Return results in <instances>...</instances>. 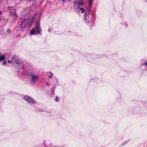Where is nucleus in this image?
Here are the masks:
<instances>
[{
    "label": "nucleus",
    "instance_id": "obj_6",
    "mask_svg": "<svg viewBox=\"0 0 147 147\" xmlns=\"http://www.w3.org/2000/svg\"><path fill=\"white\" fill-rule=\"evenodd\" d=\"M41 18L40 14V13L37 12L33 16L32 18L33 19H36L38 21H40V20Z\"/></svg>",
    "mask_w": 147,
    "mask_h": 147
},
{
    "label": "nucleus",
    "instance_id": "obj_8",
    "mask_svg": "<svg viewBox=\"0 0 147 147\" xmlns=\"http://www.w3.org/2000/svg\"><path fill=\"white\" fill-rule=\"evenodd\" d=\"M74 4H77L80 7H83L84 5L82 1H79L78 0H75L74 1Z\"/></svg>",
    "mask_w": 147,
    "mask_h": 147
},
{
    "label": "nucleus",
    "instance_id": "obj_5",
    "mask_svg": "<svg viewBox=\"0 0 147 147\" xmlns=\"http://www.w3.org/2000/svg\"><path fill=\"white\" fill-rule=\"evenodd\" d=\"M39 80V76L38 75H35L34 74L31 78V82L34 83L35 84L36 83V82Z\"/></svg>",
    "mask_w": 147,
    "mask_h": 147
},
{
    "label": "nucleus",
    "instance_id": "obj_7",
    "mask_svg": "<svg viewBox=\"0 0 147 147\" xmlns=\"http://www.w3.org/2000/svg\"><path fill=\"white\" fill-rule=\"evenodd\" d=\"M90 9L89 10H86V12L84 16V20H88L89 18V15Z\"/></svg>",
    "mask_w": 147,
    "mask_h": 147
},
{
    "label": "nucleus",
    "instance_id": "obj_36",
    "mask_svg": "<svg viewBox=\"0 0 147 147\" xmlns=\"http://www.w3.org/2000/svg\"><path fill=\"white\" fill-rule=\"evenodd\" d=\"M30 1H32V0H29Z\"/></svg>",
    "mask_w": 147,
    "mask_h": 147
},
{
    "label": "nucleus",
    "instance_id": "obj_29",
    "mask_svg": "<svg viewBox=\"0 0 147 147\" xmlns=\"http://www.w3.org/2000/svg\"><path fill=\"white\" fill-rule=\"evenodd\" d=\"M61 1H62L63 2H65L66 0H61Z\"/></svg>",
    "mask_w": 147,
    "mask_h": 147
},
{
    "label": "nucleus",
    "instance_id": "obj_14",
    "mask_svg": "<svg viewBox=\"0 0 147 147\" xmlns=\"http://www.w3.org/2000/svg\"><path fill=\"white\" fill-rule=\"evenodd\" d=\"M130 140L128 139L127 140H126L125 141H124V142H123L121 144V146H123L125 145L126 144H127L128 142H129L130 141Z\"/></svg>",
    "mask_w": 147,
    "mask_h": 147
},
{
    "label": "nucleus",
    "instance_id": "obj_31",
    "mask_svg": "<svg viewBox=\"0 0 147 147\" xmlns=\"http://www.w3.org/2000/svg\"><path fill=\"white\" fill-rule=\"evenodd\" d=\"M2 12L0 11V15L1 14H2Z\"/></svg>",
    "mask_w": 147,
    "mask_h": 147
},
{
    "label": "nucleus",
    "instance_id": "obj_4",
    "mask_svg": "<svg viewBox=\"0 0 147 147\" xmlns=\"http://www.w3.org/2000/svg\"><path fill=\"white\" fill-rule=\"evenodd\" d=\"M24 99L28 102L31 104H35L36 102L30 96L25 95L24 96Z\"/></svg>",
    "mask_w": 147,
    "mask_h": 147
},
{
    "label": "nucleus",
    "instance_id": "obj_1",
    "mask_svg": "<svg viewBox=\"0 0 147 147\" xmlns=\"http://www.w3.org/2000/svg\"><path fill=\"white\" fill-rule=\"evenodd\" d=\"M13 63L18 69H21L24 66L23 62L17 56L14 55L11 58Z\"/></svg>",
    "mask_w": 147,
    "mask_h": 147
},
{
    "label": "nucleus",
    "instance_id": "obj_24",
    "mask_svg": "<svg viewBox=\"0 0 147 147\" xmlns=\"http://www.w3.org/2000/svg\"><path fill=\"white\" fill-rule=\"evenodd\" d=\"M7 62L8 63H9V64L13 63L12 60L11 61L10 60H8Z\"/></svg>",
    "mask_w": 147,
    "mask_h": 147
},
{
    "label": "nucleus",
    "instance_id": "obj_35",
    "mask_svg": "<svg viewBox=\"0 0 147 147\" xmlns=\"http://www.w3.org/2000/svg\"><path fill=\"white\" fill-rule=\"evenodd\" d=\"M93 58L94 59H95V58Z\"/></svg>",
    "mask_w": 147,
    "mask_h": 147
},
{
    "label": "nucleus",
    "instance_id": "obj_26",
    "mask_svg": "<svg viewBox=\"0 0 147 147\" xmlns=\"http://www.w3.org/2000/svg\"><path fill=\"white\" fill-rule=\"evenodd\" d=\"M89 21L88 20H86V21H85V20H84V22L85 23H87Z\"/></svg>",
    "mask_w": 147,
    "mask_h": 147
},
{
    "label": "nucleus",
    "instance_id": "obj_33",
    "mask_svg": "<svg viewBox=\"0 0 147 147\" xmlns=\"http://www.w3.org/2000/svg\"><path fill=\"white\" fill-rule=\"evenodd\" d=\"M1 20V18H0V21Z\"/></svg>",
    "mask_w": 147,
    "mask_h": 147
},
{
    "label": "nucleus",
    "instance_id": "obj_20",
    "mask_svg": "<svg viewBox=\"0 0 147 147\" xmlns=\"http://www.w3.org/2000/svg\"><path fill=\"white\" fill-rule=\"evenodd\" d=\"M49 73L51 74V75L49 76L48 77L49 78H51L53 74L51 72H50Z\"/></svg>",
    "mask_w": 147,
    "mask_h": 147
},
{
    "label": "nucleus",
    "instance_id": "obj_11",
    "mask_svg": "<svg viewBox=\"0 0 147 147\" xmlns=\"http://www.w3.org/2000/svg\"><path fill=\"white\" fill-rule=\"evenodd\" d=\"M121 24L122 25L124 26L125 28H127L128 26V24L126 21H123L121 22Z\"/></svg>",
    "mask_w": 147,
    "mask_h": 147
},
{
    "label": "nucleus",
    "instance_id": "obj_10",
    "mask_svg": "<svg viewBox=\"0 0 147 147\" xmlns=\"http://www.w3.org/2000/svg\"><path fill=\"white\" fill-rule=\"evenodd\" d=\"M56 88V86H53L52 87V88L51 90V96H53L55 93V90Z\"/></svg>",
    "mask_w": 147,
    "mask_h": 147
},
{
    "label": "nucleus",
    "instance_id": "obj_22",
    "mask_svg": "<svg viewBox=\"0 0 147 147\" xmlns=\"http://www.w3.org/2000/svg\"><path fill=\"white\" fill-rule=\"evenodd\" d=\"M142 65H144L145 66H147V61L142 64Z\"/></svg>",
    "mask_w": 147,
    "mask_h": 147
},
{
    "label": "nucleus",
    "instance_id": "obj_12",
    "mask_svg": "<svg viewBox=\"0 0 147 147\" xmlns=\"http://www.w3.org/2000/svg\"><path fill=\"white\" fill-rule=\"evenodd\" d=\"M34 74L32 72H29L27 74L26 76L28 78H30L32 77Z\"/></svg>",
    "mask_w": 147,
    "mask_h": 147
},
{
    "label": "nucleus",
    "instance_id": "obj_2",
    "mask_svg": "<svg viewBox=\"0 0 147 147\" xmlns=\"http://www.w3.org/2000/svg\"><path fill=\"white\" fill-rule=\"evenodd\" d=\"M35 28H32L30 31V34L31 35L39 34L41 31L42 30L40 29V22L39 21H37L36 23Z\"/></svg>",
    "mask_w": 147,
    "mask_h": 147
},
{
    "label": "nucleus",
    "instance_id": "obj_25",
    "mask_svg": "<svg viewBox=\"0 0 147 147\" xmlns=\"http://www.w3.org/2000/svg\"><path fill=\"white\" fill-rule=\"evenodd\" d=\"M6 32H7L8 33H10V30L9 29H8L7 30H6Z\"/></svg>",
    "mask_w": 147,
    "mask_h": 147
},
{
    "label": "nucleus",
    "instance_id": "obj_15",
    "mask_svg": "<svg viewBox=\"0 0 147 147\" xmlns=\"http://www.w3.org/2000/svg\"><path fill=\"white\" fill-rule=\"evenodd\" d=\"M10 13L11 15H12L14 18H16L17 16V15L16 14V12L13 11H11Z\"/></svg>",
    "mask_w": 147,
    "mask_h": 147
},
{
    "label": "nucleus",
    "instance_id": "obj_17",
    "mask_svg": "<svg viewBox=\"0 0 147 147\" xmlns=\"http://www.w3.org/2000/svg\"><path fill=\"white\" fill-rule=\"evenodd\" d=\"M92 2V0H89L88 5L89 8H91V7Z\"/></svg>",
    "mask_w": 147,
    "mask_h": 147
},
{
    "label": "nucleus",
    "instance_id": "obj_18",
    "mask_svg": "<svg viewBox=\"0 0 147 147\" xmlns=\"http://www.w3.org/2000/svg\"><path fill=\"white\" fill-rule=\"evenodd\" d=\"M17 94L16 92L14 91H11L9 92V94L11 95H13Z\"/></svg>",
    "mask_w": 147,
    "mask_h": 147
},
{
    "label": "nucleus",
    "instance_id": "obj_13",
    "mask_svg": "<svg viewBox=\"0 0 147 147\" xmlns=\"http://www.w3.org/2000/svg\"><path fill=\"white\" fill-rule=\"evenodd\" d=\"M5 56L4 55V59H3L2 60H1L0 61V63H1L3 61H4V62H3L2 63V65H6V64L7 63L6 60L5 59Z\"/></svg>",
    "mask_w": 147,
    "mask_h": 147
},
{
    "label": "nucleus",
    "instance_id": "obj_27",
    "mask_svg": "<svg viewBox=\"0 0 147 147\" xmlns=\"http://www.w3.org/2000/svg\"><path fill=\"white\" fill-rule=\"evenodd\" d=\"M46 85H47V86H49V84L47 82H46Z\"/></svg>",
    "mask_w": 147,
    "mask_h": 147
},
{
    "label": "nucleus",
    "instance_id": "obj_16",
    "mask_svg": "<svg viewBox=\"0 0 147 147\" xmlns=\"http://www.w3.org/2000/svg\"><path fill=\"white\" fill-rule=\"evenodd\" d=\"M31 11V9L30 8L28 7L27 8L25 9L24 11L26 12V13H29Z\"/></svg>",
    "mask_w": 147,
    "mask_h": 147
},
{
    "label": "nucleus",
    "instance_id": "obj_32",
    "mask_svg": "<svg viewBox=\"0 0 147 147\" xmlns=\"http://www.w3.org/2000/svg\"><path fill=\"white\" fill-rule=\"evenodd\" d=\"M94 55H95L96 56H97V55L96 54H94Z\"/></svg>",
    "mask_w": 147,
    "mask_h": 147
},
{
    "label": "nucleus",
    "instance_id": "obj_19",
    "mask_svg": "<svg viewBox=\"0 0 147 147\" xmlns=\"http://www.w3.org/2000/svg\"><path fill=\"white\" fill-rule=\"evenodd\" d=\"M80 9L81 11V13H84L85 11V9L82 7L80 8Z\"/></svg>",
    "mask_w": 147,
    "mask_h": 147
},
{
    "label": "nucleus",
    "instance_id": "obj_9",
    "mask_svg": "<svg viewBox=\"0 0 147 147\" xmlns=\"http://www.w3.org/2000/svg\"><path fill=\"white\" fill-rule=\"evenodd\" d=\"M80 7L77 4H74V9L75 11L76 12H78L80 11Z\"/></svg>",
    "mask_w": 147,
    "mask_h": 147
},
{
    "label": "nucleus",
    "instance_id": "obj_28",
    "mask_svg": "<svg viewBox=\"0 0 147 147\" xmlns=\"http://www.w3.org/2000/svg\"><path fill=\"white\" fill-rule=\"evenodd\" d=\"M16 71L18 73H19L20 72V71L18 70H16Z\"/></svg>",
    "mask_w": 147,
    "mask_h": 147
},
{
    "label": "nucleus",
    "instance_id": "obj_30",
    "mask_svg": "<svg viewBox=\"0 0 147 147\" xmlns=\"http://www.w3.org/2000/svg\"><path fill=\"white\" fill-rule=\"evenodd\" d=\"M48 32H51V31H50L49 29H48Z\"/></svg>",
    "mask_w": 147,
    "mask_h": 147
},
{
    "label": "nucleus",
    "instance_id": "obj_3",
    "mask_svg": "<svg viewBox=\"0 0 147 147\" xmlns=\"http://www.w3.org/2000/svg\"><path fill=\"white\" fill-rule=\"evenodd\" d=\"M32 25V23L31 22H28L27 20L24 19L21 22L19 30L20 31H23V30H21V29H24L26 27L30 28H31Z\"/></svg>",
    "mask_w": 147,
    "mask_h": 147
},
{
    "label": "nucleus",
    "instance_id": "obj_34",
    "mask_svg": "<svg viewBox=\"0 0 147 147\" xmlns=\"http://www.w3.org/2000/svg\"><path fill=\"white\" fill-rule=\"evenodd\" d=\"M69 1H70L71 0H68Z\"/></svg>",
    "mask_w": 147,
    "mask_h": 147
},
{
    "label": "nucleus",
    "instance_id": "obj_23",
    "mask_svg": "<svg viewBox=\"0 0 147 147\" xmlns=\"http://www.w3.org/2000/svg\"><path fill=\"white\" fill-rule=\"evenodd\" d=\"M54 100L56 102H58L59 99H58V98L57 97H56L55 98V99Z\"/></svg>",
    "mask_w": 147,
    "mask_h": 147
},
{
    "label": "nucleus",
    "instance_id": "obj_21",
    "mask_svg": "<svg viewBox=\"0 0 147 147\" xmlns=\"http://www.w3.org/2000/svg\"><path fill=\"white\" fill-rule=\"evenodd\" d=\"M13 7H11V6L9 7L8 8V10H13Z\"/></svg>",
    "mask_w": 147,
    "mask_h": 147
}]
</instances>
